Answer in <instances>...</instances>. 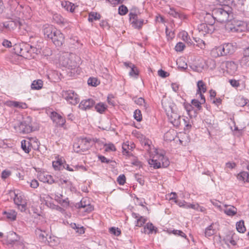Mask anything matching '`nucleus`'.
Returning <instances> with one entry per match:
<instances>
[{"mask_svg":"<svg viewBox=\"0 0 249 249\" xmlns=\"http://www.w3.org/2000/svg\"><path fill=\"white\" fill-rule=\"evenodd\" d=\"M109 232L110 233L115 236H119L121 233V230L119 228L115 227H111L110 228Z\"/></svg>","mask_w":249,"mask_h":249,"instance_id":"52","label":"nucleus"},{"mask_svg":"<svg viewBox=\"0 0 249 249\" xmlns=\"http://www.w3.org/2000/svg\"><path fill=\"white\" fill-rule=\"evenodd\" d=\"M148 163L151 167L158 169L161 167H167L169 165V161L163 154L157 153L152 159L148 160Z\"/></svg>","mask_w":249,"mask_h":249,"instance_id":"2","label":"nucleus"},{"mask_svg":"<svg viewBox=\"0 0 249 249\" xmlns=\"http://www.w3.org/2000/svg\"><path fill=\"white\" fill-rule=\"evenodd\" d=\"M24 22L23 20L18 18L14 20H12L6 22V29H8L9 30H13L17 27H18L19 29H21L24 27Z\"/></svg>","mask_w":249,"mask_h":249,"instance_id":"14","label":"nucleus"},{"mask_svg":"<svg viewBox=\"0 0 249 249\" xmlns=\"http://www.w3.org/2000/svg\"><path fill=\"white\" fill-rule=\"evenodd\" d=\"M168 13L171 16L174 17L176 18H179L182 19L183 18V16L180 14L175 9L173 8H170Z\"/></svg>","mask_w":249,"mask_h":249,"instance_id":"41","label":"nucleus"},{"mask_svg":"<svg viewBox=\"0 0 249 249\" xmlns=\"http://www.w3.org/2000/svg\"><path fill=\"white\" fill-rule=\"evenodd\" d=\"M64 168L66 169L67 170L69 171H74L78 170L79 168H81L82 169H84L85 168L82 165H76L74 166L73 168L70 167L69 164H66L64 165Z\"/></svg>","mask_w":249,"mask_h":249,"instance_id":"47","label":"nucleus"},{"mask_svg":"<svg viewBox=\"0 0 249 249\" xmlns=\"http://www.w3.org/2000/svg\"><path fill=\"white\" fill-rule=\"evenodd\" d=\"M43 85V82L41 80H36L32 82L31 88L33 89L39 90L42 88Z\"/></svg>","mask_w":249,"mask_h":249,"instance_id":"35","label":"nucleus"},{"mask_svg":"<svg viewBox=\"0 0 249 249\" xmlns=\"http://www.w3.org/2000/svg\"><path fill=\"white\" fill-rule=\"evenodd\" d=\"M129 73L130 76L133 77H136L138 75L137 69L135 65L130 68V71Z\"/></svg>","mask_w":249,"mask_h":249,"instance_id":"55","label":"nucleus"},{"mask_svg":"<svg viewBox=\"0 0 249 249\" xmlns=\"http://www.w3.org/2000/svg\"><path fill=\"white\" fill-rule=\"evenodd\" d=\"M217 225L216 223H212L208 227H207L205 231V236L206 237H209L216 232Z\"/></svg>","mask_w":249,"mask_h":249,"instance_id":"25","label":"nucleus"},{"mask_svg":"<svg viewBox=\"0 0 249 249\" xmlns=\"http://www.w3.org/2000/svg\"><path fill=\"white\" fill-rule=\"evenodd\" d=\"M3 214L5 215L8 219L13 221L16 220L17 213L15 210H9L7 211H4Z\"/></svg>","mask_w":249,"mask_h":249,"instance_id":"32","label":"nucleus"},{"mask_svg":"<svg viewBox=\"0 0 249 249\" xmlns=\"http://www.w3.org/2000/svg\"><path fill=\"white\" fill-rule=\"evenodd\" d=\"M185 46L183 43L179 42L175 46V49L177 52H181L184 50Z\"/></svg>","mask_w":249,"mask_h":249,"instance_id":"53","label":"nucleus"},{"mask_svg":"<svg viewBox=\"0 0 249 249\" xmlns=\"http://www.w3.org/2000/svg\"><path fill=\"white\" fill-rule=\"evenodd\" d=\"M11 174V171L7 170H3L1 173V178L2 179H6Z\"/></svg>","mask_w":249,"mask_h":249,"instance_id":"64","label":"nucleus"},{"mask_svg":"<svg viewBox=\"0 0 249 249\" xmlns=\"http://www.w3.org/2000/svg\"><path fill=\"white\" fill-rule=\"evenodd\" d=\"M105 147H106L105 150L106 151H115L116 150L115 147L114 145L112 143L106 144Z\"/></svg>","mask_w":249,"mask_h":249,"instance_id":"62","label":"nucleus"},{"mask_svg":"<svg viewBox=\"0 0 249 249\" xmlns=\"http://www.w3.org/2000/svg\"><path fill=\"white\" fill-rule=\"evenodd\" d=\"M230 8L225 6L220 8L214 9L212 11V16L208 14L207 17H212L213 20H216L220 23L227 21L231 14Z\"/></svg>","mask_w":249,"mask_h":249,"instance_id":"1","label":"nucleus"},{"mask_svg":"<svg viewBox=\"0 0 249 249\" xmlns=\"http://www.w3.org/2000/svg\"><path fill=\"white\" fill-rule=\"evenodd\" d=\"M21 47L20 56L24 57H28L29 56L30 44L21 43Z\"/></svg>","mask_w":249,"mask_h":249,"instance_id":"30","label":"nucleus"},{"mask_svg":"<svg viewBox=\"0 0 249 249\" xmlns=\"http://www.w3.org/2000/svg\"><path fill=\"white\" fill-rule=\"evenodd\" d=\"M118 10L119 14L121 15H124L128 12L127 8L124 5H122L121 6H120L119 7Z\"/></svg>","mask_w":249,"mask_h":249,"instance_id":"54","label":"nucleus"},{"mask_svg":"<svg viewBox=\"0 0 249 249\" xmlns=\"http://www.w3.org/2000/svg\"><path fill=\"white\" fill-rule=\"evenodd\" d=\"M95 104L94 101L92 99L82 100L79 105V108L83 110L90 109Z\"/></svg>","mask_w":249,"mask_h":249,"instance_id":"20","label":"nucleus"},{"mask_svg":"<svg viewBox=\"0 0 249 249\" xmlns=\"http://www.w3.org/2000/svg\"><path fill=\"white\" fill-rule=\"evenodd\" d=\"M135 179L137 180L138 182L141 185H143L144 183V180L143 178V177L138 174L135 175Z\"/></svg>","mask_w":249,"mask_h":249,"instance_id":"56","label":"nucleus"},{"mask_svg":"<svg viewBox=\"0 0 249 249\" xmlns=\"http://www.w3.org/2000/svg\"><path fill=\"white\" fill-rule=\"evenodd\" d=\"M132 216L135 219V224L136 227H141L147 221L146 218L137 213H133Z\"/></svg>","mask_w":249,"mask_h":249,"instance_id":"21","label":"nucleus"},{"mask_svg":"<svg viewBox=\"0 0 249 249\" xmlns=\"http://www.w3.org/2000/svg\"><path fill=\"white\" fill-rule=\"evenodd\" d=\"M100 82L96 78L90 77L88 80V84L89 85L96 87L99 84Z\"/></svg>","mask_w":249,"mask_h":249,"instance_id":"48","label":"nucleus"},{"mask_svg":"<svg viewBox=\"0 0 249 249\" xmlns=\"http://www.w3.org/2000/svg\"><path fill=\"white\" fill-rule=\"evenodd\" d=\"M129 16L130 22L132 27L138 29L142 28L144 24V20L143 19H139L136 13L130 12Z\"/></svg>","mask_w":249,"mask_h":249,"instance_id":"9","label":"nucleus"},{"mask_svg":"<svg viewBox=\"0 0 249 249\" xmlns=\"http://www.w3.org/2000/svg\"><path fill=\"white\" fill-rule=\"evenodd\" d=\"M62 95L70 104L75 105L79 102L78 95L73 90L63 91Z\"/></svg>","mask_w":249,"mask_h":249,"instance_id":"8","label":"nucleus"},{"mask_svg":"<svg viewBox=\"0 0 249 249\" xmlns=\"http://www.w3.org/2000/svg\"><path fill=\"white\" fill-rule=\"evenodd\" d=\"M134 102L137 105L142 107L144 109H146L147 108V105L145 103L144 99L142 97L135 99Z\"/></svg>","mask_w":249,"mask_h":249,"instance_id":"44","label":"nucleus"},{"mask_svg":"<svg viewBox=\"0 0 249 249\" xmlns=\"http://www.w3.org/2000/svg\"><path fill=\"white\" fill-rule=\"evenodd\" d=\"M196 93H205L207 91L206 84L202 80H199L197 82Z\"/></svg>","mask_w":249,"mask_h":249,"instance_id":"31","label":"nucleus"},{"mask_svg":"<svg viewBox=\"0 0 249 249\" xmlns=\"http://www.w3.org/2000/svg\"><path fill=\"white\" fill-rule=\"evenodd\" d=\"M37 178L40 181L47 183L49 184H52L55 182V180L53 178V177L44 171L38 172L37 173Z\"/></svg>","mask_w":249,"mask_h":249,"instance_id":"15","label":"nucleus"},{"mask_svg":"<svg viewBox=\"0 0 249 249\" xmlns=\"http://www.w3.org/2000/svg\"><path fill=\"white\" fill-rule=\"evenodd\" d=\"M240 64L243 67H249V56L244 54V56L240 60Z\"/></svg>","mask_w":249,"mask_h":249,"instance_id":"38","label":"nucleus"},{"mask_svg":"<svg viewBox=\"0 0 249 249\" xmlns=\"http://www.w3.org/2000/svg\"><path fill=\"white\" fill-rule=\"evenodd\" d=\"M35 143L36 144V146L38 147V142L37 139H30L29 141H26L25 140H23L21 142V147L22 150L26 153H29L31 149L33 148L32 143Z\"/></svg>","mask_w":249,"mask_h":249,"instance_id":"11","label":"nucleus"},{"mask_svg":"<svg viewBox=\"0 0 249 249\" xmlns=\"http://www.w3.org/2000/svg\"><path fill=\"white\" fill-rule=\"evenodd\" d=\"M236 104L240 107H244L247 105V99L244 98V97H239L236 99Z\"/></svg>","mask_w":249,"mask_h":249,"instance_id":"46","label":"nucleus"},{"mask_svg":"<svg viewBox=\"0 0 249 249\" xmlns=\"http://www.w3.org/2000/svg\"><path fill=\"white\" fill-rule=\"evenodd\" d=\"M134 117L138 122H140L142 120V115L141 111L139 109H136L134 112Z\"/></svg>","mask_w":249,"mask_h":249,"instance_id":"50","label":"nucleus"},{"mask_svg":"<svg viewBox=\"0 0 249 249\" xmlns=\"http://www.w3.org/2000/svg\"><path fill=\"white\" fill-rule=\"evenodd\" d=\"M165 33L168 39H171L174 37V33L169 31L167 27L166 28Z\"/></svg>","mask_w":249,"mask_h":249,"instance_id":"63","label":"nucleus"},{"mask_svg":"<svg viewBox=\"0 0 249 249\" xmlns=\"http://www.w3.org/2000/svg\"><path fill=\"white\" fill-rule=\"evenodd\" d=\"M226 67L231 73H234L237 71V66L233 61H228L226 63Z\"/></svg>","mask_w":249,"mask_h":249,"instance_id":"36","label":"nucleus"},{"mask_svg":"<svg viewBox=\"0 0 249 249\" xmlns=\"http://www.w3.org/2000/svg\"><path fill=\"white\" fill-rule=\"evenodd\" d=\"M56 46H61L64 42V36L60 30L56 29L50 39Z\"/></svg>","mask_w":249,"mask_h":249,"instance_id":"12","label":"nucleus"},{"mask_svg":"<svg viewBox=\"0 0 249 249\" xmlns=\"http://www.w3.org/2000/svg\"><path fill=\"white\" fill-rule=\"evenodd\" d=\"M211 203L216 207L219 211H222L224 207V205H222V203L216 200H211Z\"/></svg>","mask_w":249,"mask_h":249,"instance_id":"49","label":"nucleus"},{"mask_svg":"<svg viewBox=\"0 0 249 249\" xmlns=\"http://www.w3.org/2000/svg\"><path fill=\"white\" fill-rule=\"evenodd\" d=\"M179 36L181 39L185 42L188 39L187 38L189 37L188 33L184 31L180 32L179 33Z\"/></svg>","mask_w":249,"mask_h":249,"instance_id":"59","label":"nucleus"},{"mask_svg":"<svg viewBox=\"0 0 249 249\" xmlns=\"http://www.w3.org/2000/svg\"><path fill=\"white\" fill-rule=\"evenodd\" d=\"M101 16L97 13H91L89 14L88 20L90 22H92L94 20H96L100 19Z\"/></svg>","mask_w":249,"mask_h":249,"instance_id":"45","label":"nucleus"},{"mask_svg":"<svg viewBox=\"0 0 249 249\" xmlns=\"http://www.w3.org/2000/svg\"><path fill=\"white\" fill-rule=\"evenodd\" d=\"M177 64L178 66V68L180 70H185L187 68V64L183 60V59H178Z\"/></svg>","mask_w":249,"mask_h":249,"instance_id":"42","label":"nucleus"},{"mask_svg":"<svg viewBox=\"0 0 249 249\" xmlns=\"http://www.w3.org/2000/svg\"><path fill=\"white\" fill-rule=\"evenodd\" d=\"M90 146V140L86 138L78 139L73 146L75 152L82 153L87 151Z\"/></svg>","mask_w":249,"mask_h":249,"instance_id":"4","label":"nucleus"},{"mask_svg":"<svg viewBox=\"0 0 249 249\" xmlns=\"http://www.w3.org/2000/svg\"><path fill=\"white\" fill-rule=\"evenodd\" d=\"M237 3H235V2L234 1L233 3V5L234 6V8L236 10H237L239 12L242 14L243 16L247 17L246 15V14L249 11V7L248 8L247 10H245V6L244 5V2L246 0H237Z\"/></svg>","mask_w":249,"mask_h":249,"instance_id":"19","label":"nucleus"},{"mask_svg":"<svg viewBox=\"0 0 249 249\" xmlns=\"http://www.w3.org/2000/svg\"><path fill=\"white\" fill-rule=\"evenodd\" d=\"M169 121L176 127H178L181 123V116L174 111V110L170 112V113L166 114Z\"/></svg>","mask_w":249,"mask_h":249,"instance_id":"13","label":"nucleus"},{"mask_svg":"<svg viewBox=\"0 0 249 249\" xmlns=\"http://www.w3.org/2000/svg\"><path fill=\"white\" fill-rule=\"evenodd\" d=\"M161 104L166 114L170 113V112L174 110L173 104L167 99L162 100Z\"/></svg>","mask_w":249,"mask_h":249,"instance_id":"26","label":"nucleus"},{"mask_svg":"<svg viewBox=\"0 0 249 249\" xmlns=\"http://www.w3.org/2000/svg\"><path fill=\"white\" fill-rule=\"evenodd\" d=\"M244 25V22L234 19L231 21V26L229 29L232 32H242L245 28Z\"/></svg>","mask_w":249,"mask_h":249,"instance_id":"16","label":"nucleus"},{"mask_svg":"<svg viewBox=\"0 0 249 249\" xmlns=\"http://www.w3.org/2000/svg\"><path fill=\"white\" fill-rule=\"evenodd\" d=\"M89 201L86 198H83L80 203L76 204V207L80 209V210H82L83 208H85L86 206L90 204Z\"/></svg>","mask_w":249,"mask_h":249,"instance_id":"39","label":"nucleus"},{"mask_svg":"<svg viewBox=\"0 0 249 249\" xmlns=\"http://www.w3.org/2000/svg\"><path fill=\"white\" fill-rule=\"evenodd\" d=\"M236 226V229L239 232L244 233L246 230L243 220H241L239 222H237Z\"/></svg>","mask_w":249,"mask_h":249,"instance_id":"40","label":"nucleus"},{"mask_svg":"<svg viewBox=\"0 0 249 249\" xmlns=\"http://www.w3.org/2000/svg\"><path fill=\"white\" fill-rule=\"evenodd\" d=\"M6 105L9 107H14L18 108L25 109L27 108V105L26 103L18 101H8Z\"/></svg>","mask_w":249,"mask_h":249,"instance_id":"28","label":"nucleus"},{"mask_svg":"<svg viewBox=\"0 0 249 249\" xmlns=\"http://www.w3.org/2000/svg\"><path fill=\"white\" fill-rule=\"evenodd\" d=\"M211 55L214 58L225 56L222 45L214 47L211 51Z\"/></svg>","mask_w":249,"mask_h":249,"instance_id":"23","label":"nucleus"},{"mask_svg":"<svg viewBox=\"0 0 249 249\" xmlns=\"http://www.w3.org/2000/svg\"><path fill=\"white\" fill-rule=\"evenodd\" d=\"M21 48H22L21 43L16 44L14 46V50L15 53L20 56Z\"/></svg>","mask_w":249,"mask_h":249,"instance_id":"51","label":"nucleus"},{"mask_svg":"<svg viewBox=\"0 0 249 249\" xmlns=\"http://www.w3.org/2000/svg\"><path fill=\"white\" fill-rule=\"evenodd\" d=\"M192 104L193 106L196 107L198 109H200L201 108V105L203 104V103H201V102L200 101H198L196 99H193L192 101Z\"/></svg>","mask_w":249,"mask_h":249,"instance_id":"60","label":"nucleus"},{"mask_svg":"<svg viewBox=\"0 0 249 249\" xmlns=\"http://www.w3.org/2000/svg\"><path fill=\"white\" fill-rule=\"evenodd\" d=\"M213 22V21H211L208 25L206 23L199 24L197 29L199 33L203 36H205L206 34L212 33L214 30Z\"/></svg>","mask_w":249,"mask_h":249,"instance_id":"10","label":"nucleus"},{"mask_svg":"<svg viewBox=\"0 0 249 249\" xmlns=\"http://www.w3.org/2000/svg\"><path fill=\"white\" fill-rule=\"evenodd\" d=\"M13 193L14 203L21 212H24L26 209L27 201L24 195L19 191H14Z\"/></svg>","mask_w":249,"mask_h":249,"instance_id":"5","label":"nucleus"},{"mask_svg":"<svg viewBox=\"0 0 249 249\" xmlns=\"http://www.w3.org/2000/svg\"><path fill=\"white\" fill-rule=\"evenodd\" d=\"M74 57L75 55L74 54L67 53L60 57V62L63 66L72 69L76 65L75 61L73 60Z\"/></svg>","mask_w":249,"mask_h":249,"instance_id":"7","label":"nucleus"},{"mask_svg":"<svg viewBox=\"0 0 249 249\" xmlns=\"http://www.w3.org/2000/svg\"><path fill=\"white\" fill-rule=\"evenodd\" d=\"M237 178L239 181L243 182H249V175L248 172L245 171L239 173L237 176Z\"/></svg>","mask_w":249,"mask_h":249,"instance_id":"34","label":"nucleus"},{"mask_svg":"<svg viewBox=\"0 0 249 249\" xmlns=\"http://www.w3.org/2000/svg\"><path fill=\"white\" fill-rule=\"evenodd\" d=\"M35 232L37 239L40 242L47 245V243L51 242V238L49 237L50 234L48 229H45L43 228H37Z\"/></svg>","mask_w":249,"mask_h":249,"instance_id":"6","label":"nucleus"},{"mask_svg":"<svg viewBox=\"0 0 249 249\" xmlns=\"http://www.w3.org/2000/svg\"><path fill=\"white\" fill-rule=\"evenodd\" d=\"M61 5L62 6L65 8L67 11H70L71 12L74 11L75 8L74 4L69 1H62Z\"/></svg>","mask_w":249,"mask_h":249,"instance_id":"37","label":"nucleus"},{"mask_svg":"<svg viewBox=\"0 0 249 249\" xmlns=\"http://www.w3.org/2000/svg\"><path fill=\"white\" fill-rule=\"evenodd\" d=\"M194 39L195 40V41L196 43L197 46H198L199 48H200L201 49L205 48V44L203 40H202V39H200L199 38H198L197 40H196V38H194Z\"/></svg>","mask_w":249,"mask_h":249,"instance_id":"57","label":"nucleus"},{"mask_svg":"<svg viewBox=\"0 0 249 249\" xmlns=\"http://www.w3.org/2000/svg\"><path fill=\"white\" fill-rule=\"evenodd\" d=\"M54 26L52 25L45 24L43 27V32L45 38L50 39L52 38L53 34L56 30Z\"/></svg>","mask_w":249,"mask_h":249,"instance_id":"17","label":"nucleus"},{"mask_svg":"<svg viewBox=\"0 0 249 249\" xmlns=\"http://www.w3.org/2000/svg\"><path fill=\"white\" fill-rule=\"evenodd\" d=\"M32 123V118L30 116H27L23 119L18 126L15 127V128L20 133H31L34 130Z\"/></svg>","mask_w":249,"mask_h":249,"instance_id":"3","label":"nucleus"},{"mask_svg":"<svg viewBox=\"0 0 249 249\" xmlns=\"http://www.w3.org/2000/svg\"><path fill=\"white\" fill-rule=\"evenodd\" d=\"M134 148V144L133 143L129 144L128 142H124L122 145L123 153V155L127 156H130L132 155L131 151Z\"/></svg>","mask_w":249,"mask_h":249,"instance_id":"24","label":"nucleus"},{"mask_svg":"<svg viewBox=\"0 0 249 249\" xmlns=\"http://www.w3.org/2000/svg\"><path fill=\"white\" fill-rule=\"evenodd\" d=\"M52 119L58 126H63L66 121L61 115L55 112L52 113Z\"/></svg>","mask_w":249,"mask_h":249,"instance_id":"22","label":"nucleus"},{"mask_svg":"<svg viewBox=\"0 0 249 249\" xmlns=\"http://www.w3.org/2000/svg\"><path fill=\"white\" fill-rule=\"evenodd\" d=\"M216 67V62L215 60L209 59L205 61L204 64L202 65V69L209 68L211 70H213Z\"/></svg>","mask_w":249,"mask_h":249,"instance_id":"29","label":"nucleus"},{"mask_svg":"<svg viewBox=\"0 0 249 249\" xmlns=\"http://www.w3.org/2000/svg\"><path fill=\"white\" fill-rule=\"evenodd\" d=\"M96 110L100 113H103L107 108V106L103 103H100L95 107Z\"/></svg>","mask_w":249,"mask_h":249,"instance_id":"43","label":"nucleus"},{"mask_svg":"<svg viewBox=\"0 0 249 249\" xmlns=\"http://www.w3.org/2000/svg\"><path fill=\"white\" fill-rule=\"evenodd\" d=\"M225 213L229 216H233L237 213V209L231 205H224L222 210Z\"/></svg>","mask_w":249,"mask_h":249,"instance_id":"27","label":"nucleus"},{"mask_svg":"<svg viewBox=\"0 0 249 249\" xmlns=\"http://www.w3.org/2000/svg\"><path fill=\"white\" fill-rule=\"evenodd\" d=\"M142 232L147 234L152 233L154 231L156 232L157 229L151 223H148L144 226Z\"/></svg>","mask_w":249,"mask_h":249,"instance_id":"33","label":"nucleus"},{"mask_svg":"<svg viewBox=\"0 0 249 249\" xmlns=\"http://www.w3.org/2000/svg\"><path fill=\"white\" fill-rule=\"evenodd\" d=\"M40 52V51L39 49L36 48V47L32 45H30L29 47V53H35L37 54L38 53Z\"/></svg>","mask_w":249,"mask_h":249,"instance_id":"61","label":"nucleus"},{"mask_svg":"<svg viewBox=\"0 0 249 249\" xmlns=\"http://www.w3.org/2000/svg\"><path fill=\"white\" fill-rule=\"evenodd\" d=\"M125 179L124 175H120L117 178V182L120 185H123L125 182Z\"/></svg>","mask_w":249,"mask_h":249,"instance_id":"58","label":"nucleus"},{"mask_svg":"<svg viewBox=\"0 0 249 249\" xmlns=\"http://www.w3.org/2000/svg\"><path fill=\"white\" fill-rule=\"evenodd\" d=\"M222 46L225 56L233 54L236 49L235 44L232 43H225Z\"/></svg>","mask_w":249,"mask_h":249,"instance_id":"18","label":"nucleus"}]
</instances>
